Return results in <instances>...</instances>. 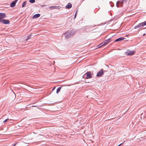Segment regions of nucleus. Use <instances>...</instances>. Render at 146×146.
Instances as JSON below:
<instances>
[{
    "mask_svg": "<svg viewBox=\"0 0 146 146\" xmlns=\"http://www.w3.org/2000/svg\"><path fill=\"white\" fill-rule=\"evenodd\" d=\"M55 87H54L53 89H52V90H54V89H55Z\"/></svg>",
    "mask_w": 146,
    "mask_h": 146,
    "instance_id": "23",
    "label": "nucleus"
},
{
    "mask_svg": "<svg viewBox=\"0 0 146 146\" xmlns=\"http://www.w3.org/2000/svg\"><path fill=\"white\" fill-rule=\"evenodd\" d=\"M108 42H107V41H106L105 42H102L101 44L99 45V47L100 48V47H101L103 45H106L108 44Z\"/></svg>",
    "mask_w": 146,
    "mask_h": 146,
    "instance_id": "11",
    "label": "nucleus"
},
{
    "mask_svg": "<svg viewBox=\"0 0 146 146\" xmlns=\"http://www.w3.org/2000/svg\"><path fill=\"white\" fill-rule=\"evenodd\" d=\"M124 39V38H123L122 37H121L120 38H118L117 39L115 40V42H117L118 41H121L122 40H123Z\"/></svg>",
    "mask_w": 146,
    "mask_h": 146,
    "instance_id": "12",
    "label": "nucleus"
},
{
    "mask_svg": "<svg viewBox=\"0 0 146 146\" xmlns=\"http://www.w3.org/2000/svg\"><path fill=\"white\" fill-rule=\"evenodd\" d=\"M103 70L102 69H101L98 72L97 74V76H102L104 74Z\"/></svg>",
    "mask_w": 146,
    "mask_h": 146,
    "instance_id": "5",
    "label": "nucleus"
},
{
    "mask_svg": "<svg viewBox=\"0 0 146 146\" xmlns=\"http://www.w3.org/2000/svg\"><path fill=\"white\" fill-rule=\"evenodd\" d=\"M18 0H15L10 4V6L11 7H13L15 6L16 3Z\"/></svg>",
    "mask_w": 146,
    "mask_h": 146,
    "instance_id": "6",
    "label": "nucleus"
},
{
    "mask_svg": "<svg viewBox=\"0 0 146 146\" xmlns=\"http://www.w3.org/2000/svg\"><path fill=\"white\" fill-rule=\"evenodd\" d=\"M29 2L31 3H33L35 2V0H29Z\"/></svg>",
    "mask_w": 146,
    "mask_h": 146,
    "instance_id": "19",
    "label": "nucleus"
},
{
    "mask_svg": "<svg viewBox=\"0 0 146 146\" xmlns=\"http://www.w3.org/2000/svg\"><path fill=\"white\" fill-rule=\"evenodd\" d=\"M145 33H144V34H143V36H145Z\"/></svg>",
    "mask_w": 146,
    "mask_h": 146,
    "instance_id": "24",
    "label": "nucleus"
},
{
    "mask_svg": "<svg viewBox=\"0 0 146 146\" xmlns=\"http://www.w3.org/2000/svg\"><path fill=\"white\" fill-rule=\"evenodd\" d=\"M6 17V15L4 13H0V18H4Z\"/></svg>",
    "mask_w": 146,
    "mask_h": 146,
    "instance_id": "8",
    "label": "nucleus"
},
{
    "mask_svg": "<svg viewBox=\"0 0 146 146\" xmlns=\"http://www.w3.org/2000/svg\"><path fill=\"white\" fill-rule=\"evenodd\" d=\"M141 26H140V23H139L138 25H136V26H135V27H134V28L135 29H137L138 28H139L140 27H141Z\"/></svg>",
    "mask_w": 146,
    "mask_h": 146,
    "instance_id": "15",
    "label": "nucleus"
},
{
    "mask_svg": "<svg viewBox=\"0 0 146 146\" xmlns=\"http://www.w3.org/2000/svg\"><path fill=\"white\" fill-rule=\"evenodd\" d=\"M141 27H143L146 25V21L140 23Z\"/></svg>",
    "mask_w": 146,
    "mask_h": 146,
    "instance_id": "13",
    "label": "nucleus"
},
{
    "mask_svg": "<svg viewBox=\"0 0 146 146\" xmlns=\"http://www.w3.org/2000/svg\"><path fill=\"white\" fill-rule=\"evenodd\" d=\"M40 16V15L39 14H36L34 15H33V19H35L36 18H37L38 17H39Z\"/></svg>",
    "mask_w": 146,
    "mask_h": 146,
    "instance_id": "10",
    "label": "nucleus"
},
{
    "mask_svg": "<svg viewBox=\"0 0 146 146\" xmlns=\"http://www.w3.org/2000/svg\"><path fill=\"white\" fill-rule=\"evenodd\" d=\"M58 7H59L55 6H51L49 7V9H57Z\"/></svg>",
    "mask_w": 146,
    "mask_h": 146,
    "instance_id": "14",
    "label": "nucleus"
},
{
    "mask_svg": "<svg viewBox=\"0 0 146 146\" xmlns=\"http://www.w3.org/2000/svg\"><path fill=\"white\" fill-rule=\"evenodd\" d=\"M72 7V5L70 3H68L66 7V9H69Z\"/></svg>",
    "mask_w": 146,
    "mask_h": 146,
    "instance_id": "9",
    "label": "nucleus"
},
{
    "mask_svg": "<svg viewBox=\"0 0 146 146\" xmlns=\"http://www.w3.org/2000/svg\"><path fill=\"white\" fill-rule=\"evenodd\" d=\"M134 51H131L130 50H127L125 52L126 54L128 55H132L134 54Z\"/></svg>",
    "mask_w": 146,
    "mask_h": 146,
    "instance_id": "4",
    "label": "nucleus"
},
{
    "mask_svg": "<svg viewBox=\"0 0 146 146\" xmlns=\"http://www.w3.org/2000/svg\"><path fill=\"white\" fill-rule=\"evenodd\" d=\"M61 88V87H59L57 89V90H56V93H58V92H59L60 91Z\"/></svg>",
    "mask_w": 146,
    "mask_h": 146,
    "instance_id": "17",
    "label": "nucleus"
},
{
    "mask_svg": "<svg viewBox=\"0 0 146 146\" xmlns=\"http://www.w3.org/2000/svg\"><path fill=\"white\" fill-rule=\"evenodd\" d=\"M92 77V75L90 72H87L86 74H85L83 76V78L87 79L91 78Z\"/></svg>",
    "mask_w": 146,
    "mask_h": 146,
    "instance_id": "2",
    "label": "nucleus"
},
{
    "mask_svg": "<svg viewBox=\"0 0 146 146\" xmlns=\"http://www.w3.org/2000/svg\"><path fill=\"white\" fill-rule=\"evenodd\" d=\"M3 23L5 24H7L9 23L10 21L8 20L3 19L2 20Z\"/></svg>",
    "mask_w": 146,
    "mask_h": 146,
    "instance_id": "7",
    "label": "nucleus"
},
{
    "mask_svg": "<svg viewBox=\"0 0 146 146\" xmlns=\"http://www.w3.org/2000/svg\"><path fill=\"white\" fill-rule=\"evenodd\" d=\"M8 120V119H6L4 121H3V123H5V122L7 121Z\"/></svg>",
    "mask_w": 146,
    "mask_h": 146,
    "instance_id": "20",
    "label": "nucleus"
},
{
    "mask_svg": "<svg viewBox=\"0 0 146 146\" xmlns=\"http://www.w3.org/2000/svg\"><path fill=\"white\" fill-rule=\"evenodd\" d=\"M1 18H0V22H1L2 21H2L3 20H1Z\"/></svg>",
    "mask_w": 146,
    "mask_h": 146,
    "instance_id": "22",
    "label": "nucleus"
},
{
    "mask_svg": "<svg viewBox=\"0 0 146 146\" xmlns=\"http://www.w3.org/2000/svg\"><path fill=\"white\" fill-rule=\"evenodd\" d=\"M26 4V1H24L22 4V7H25V6Z\"/></svg>",
    "mask_w": 146,
    "mask_h": 146,
    "instance_id": "16",
    "label": "nucleus"
},
{
    "mask_svg": "<svg viewBox=\"0 0 146 146\" xmlns=\"http://www.w3.org/2000/svg\"><path fill=\"white\" fill-rule=\"evenodd\" d=\"M78 11H77L76 12V13L74 15V18H76V13Z\"/></svg>",
    "mask_w": 146,
    "mask_h": 146,
    "instance_id": "21",
    "label": "nucleus"
},
{
    "mask_svg": "<svg viewBox=\"0 0 146 146\" xmlns=\"http://www.w3.org/2000/svg\"><path fill=\"white\" fill-rule=\"evenodd\" d=\"M126 0H120L117 1L116 3V6L117 7H122L124 1L125 2Z\"/></svg>",
    "mask_w": 146,
    "mask_h": 146,
    "instance_id": "3",
    "label": "nucleus"
},
{
    "mask_svg": "<svg viewBox=\"0 0 146 146\" xmlns=\"http://www.w3.org/2000/svg\"><path fill=\"white\" fill-rule=\"evenodd\" d=\"M75 33V31L73 30L68 31L65 33L64 35L66 38H69L70 36Z\"/></svg>",
    "mask_w": 146,
    "mask_h": 146,
    "instance_id": "1",
    "label": "nucleus"
},
{
    "mask_svg": "<svg viewBox=\"0 0 146 146\" xmlns=\"http://www.w3.org/2000/svg\"><path fill=\"white\" fill-rule=\"evenodd\" d=\"M31 34L29 35L28 36V37H27V39H26V40H28L30 39L31 38Z\"/></svg>",
    "mask_w": 146,
    "mask_h": 146,
    "instance_id": "18",
    "label": "nucleus"
}]
</instances>
